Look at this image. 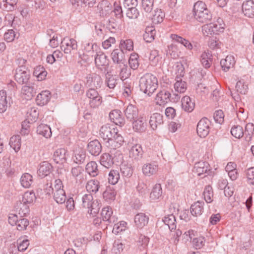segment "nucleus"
I'll return each mask as SVG.
<instances>
[{"instance_id":"obj_1","label":"nucleus","mask_w":254,"mask_h":254,"mask_svg":"<svg viewBox=\"0 0 254 254\" xmlns=\"http://www.w3.org/2000/svg\"><path fill=\"white\" fill-rule=\"evenodd\" d=\"M99 135L104 140L108 142L113 149L120 147L124 142L123 137L118 133V129L112 127L109 124L101 127Z\"/></svg>"},{"instance_id":"obj_2","label":"nucleus","mask_w":254,"mask_h":254,"mask_svg":"<svg viewBox=\"0 0 254 254\" xmlns=\"http://www.w3.org/2000/svg\"><path fill=\"white\" fill-rule=\"evenodd\" d=\"M158 79L151 73H146L139 80V88L141 91L150 96L158 87Z\"/></svg>"},{"instance_id":"obj_3","label":"nucleus","mask_w":254,"mask_h":254,"mask_svg":"<svg viewBox=\"0 0 254 254\" xmlns=\"http://www.w3.org/2000/svg\"><path fill=\"white\" fill-rule=\"evenodd\" d=\"M193 12L195 18L200 22H206L212 18L211 13L202 1H198L194 3Z\"/></svg>"},{"instance_id":"obj_4","label":"nucleus","mask_w":254,"mask_h":254,"mask_svg":"<svg viewBox=\"0 0 254 254\" xmlns=\"http://www.w3.org/2000/svg\"><path fill=\"white\" fill-rule=\"evenodd\" d=\"M82 206L88 209V213L94 217L98 213L101 205L99 201L94 200L91 194L87 193L83 195L82 197Z\"/></svg>"},{"instance_id":"obj_5","label":"nucleus","mask_w":254,"mask_h":254,"mask_svg":"<svg viewBox=\"0 0 254 254\" xmlns=\"http://www.w3.org/2000/svg\"><path fill=\"white\" fill-rule=\"evenodd\" d=\"M91 48L93 52L95 51L96 53V55L94 57L96 67L101 71L104 73L106 72L108 70L109 65L107 56H106L103 52L100 50V48L97 44H92Z\"/></svg>"},{"instance_id":"obj_6","label":"nucleus","mask_w":254,"mask_h":254,"mask_svg":"<svg viewBox=\"0 0 254 254\" xmlns=\"http://www.w3.org/2000/svg\"><path fill=\"white\" fill-rule=\"evenodd\" d=\"M15 80L20 84H26L30 77V72L26 67H17L14 75Z\"/></svg>"},{"instance_id":"obj_7","label":"nucleus","mask_w":254,"mask_h":254,"mask_svg":"<svg viewBox=\"0 0 254 254\" xmlns=\"http://www.w3.org/2000/svg\"><path fill=\"white\" fill-rule=\"evenodd\" d=\"M86 95L90 99L89 105L92 108L99 107L102 102V97L99 94L96 90L91 88L86 93Z\"/></svg>"},{"instance_id":"obj_8","label":"nucleus","mask_w":254,"mask_h":254,"mask_svg":"<svg viewBox=\"0 0 254 254\" xmlns=\"http://www.w3.org/2000/svg\"><path fill=\"white\" fill-rule=\"evenodd\" d=\"M210 123V121L206 118H203L198 122L196 131L200 137H205L208 134Z\"/></svg>"},{"instance_id":"obj_9","label":"nucleus","mask_w":254,"mask_h":254,"mask_svg":"<svg viewBox=\"0 0 254 254\" xmlns=\"http://www.w3.org/2000/svg\"><path fill=\"white\" fill-rule=\"evenodd\" d=\"M172 91V90L169 91L165 89L161 90L158 93L155 98L156 104L160 106H163L170 102L171 92Z\"/></svg>"},{"instance_id":"obj_10","label":"nucleus","mask_w":254,"mask_h":254,"mask_svg":"<svg viewBox=\"0 0 254 254\" xmlns=\"http://www.w3.org/2000/svg\"><path fill=\"white\" fill-rule=\"evenodd\" d=\"M86 84L89 87L100 88L103 83L100 75L96 73L89 74L86 77Z\"/></svg>"},{"instance_id":"obj_11","label":"nucleus","mask_w":254,"mask_h":254,"mask_svg":"<svg viewBox=\"0 0 254 254\" xmlns=\"http://www.w3.org/2000/svg\"><path fill=\"white\" fill-rule=\"evenodd\" d=\"M133 129L138 132H144L147 128V123L145 117L139 116L136 119L131 121Z\"/></svg>"},{"instance_id":"obj_12","label":"nucleus","mask_w":254,"mask_h":254,"mask_svg":"<svg viewBox=\"0 0 254 254\" xmlns=\"http://www.w3.org/2000/svg\"><path fill=\"white\" fill-rule=\"evenodd\" d=\"M61 48L65 53H70L71 50L77 49V42L73 39L64 38L63 41L61 42Z\"/></svg>"},{"instance_id":"obj_13","label":"nucleus","mask_w":254,"mask_h":254,"mask_svg":"<svg viewBox=\"0 0 254 254\" xmlns=\"http://www.w3.org/2000/svg\"><path fill=\"white\" fill-rule=\"evenodd\" d=\"M109 117L111 121L120 127H122L125 124V120L122 112L119 110H114L111 112Z\"/></svg>"},{"instance_id":"obj_14","label":"nucleus","mask_w":254,"mask_h":254,"mask_svg":"<svg viewBox=\"0 0 254 254\" xmlns=\"http://www.w3.org/2000/svg\"><path fill=\"white\" fill-rule=\"evenodd\" d=\"M101 215L103 220L107 221L109 224L115 223L117 221V217L113 215V210L109 206L105 207L102 210Z\"/></svg>"},{"instance_id":"obj_15","label":"nucleus","mask_w":254,"mask_h":254,"mask_svg":"<svg viewBox=\"0 0 254 254\" xmlns=\"http://www.w3.org/2000/svg\"><path fill=\"white\" fill-rule=\"evenodd\" d=\"M143 174L148 177L155 175L158 171V166L155 162L144 164L142 168Z\"/></svg>"},{"instance_id":"obj_16","label":"nucleus","mask_w":254,"mask_h":254,"mask_svg":"<svg viewBox=\"0 0 254 254\" xmlns=\"http://www.w3.org/2000/svg\"><path fill=\"white\" fill-rule=\"evenodd\" d=\"M53 170V166L47 161H43L39 165L38 174L42 178L49 175Z\"/></svg>"},{"instance_id":"obj_17","label":"nucleus","mask_w":254,"mask_h":254,"mask_svg":"<svg viewBox=\"0 0 254 254\" xmlns=\"http://www.w3.org/2000/svg\"><path fill=\"white\" fill-rule=\"evenodd\" d=\"M87 150L91 155L98 156L102 151L101 144L97 139L91 141L87 145Z\"/></svg>"},{"instance_id":"obj_18","label":"nucleus","mask_w":254,"mask_h":254,"mask_svg":"<svg viewBox=\"0 0 254 254\" xmlns=\"http://www.w3.org/2000/svg\"><path fill=\"white\" fill-rule=\"evenodd\" d=\"M125 115L127 120L132 121L138 117V110L135 106L129 104L125 110Z\"/></svg>"},{"instance_id":"obj_19","label":"nucleus","mask_w":254,"mask_h":254,"mask_svg":"<svg viewBox=\"0 0 254 254\" xmlns=\"http://www.w3.org/2000/svg\"><path fill=\"white\" fill-rule=\"evenodd\" d=\"M66 156L67 151L65 149H58L54 153V160L57 164H63L66 161Z\"/></svg>"},{"instance_id":"obj_20","label":"nucleus","mask_w":254,"mask_h":254,"mask_svg":"<svg viewBox=\"0 0 254 254\" xmlns=\"http://www.w3.org/2000/svg\"><path fill=\"white\" fill-rule=\"evenodd\" d=\"M100 16H105L112 12V5L107 0H102L98 5Z\"/></svg>"},{"instance_id":"obj_21","label":"nucleus","mask_w":254,"mask_h":254,"mask_svg":"<svg viewBox=\"0 0 254 254\" xmlns=\"http://www.w3.org/2000/svg\"><path fill=\"white\" fill-rule=\"evenodd\" d=\"M148 217L143 213H139L135 215L134 222L135 226L139 229H142L146 226L148 222Z\"/></svg>"},{"instance_id":"obj_22","label":"nucleus","mask_w":254,"mask_h":254,"mask_svg":"<svg viewBox=\"0 0 254 254\" xmlns=\"http://www.w3.org/2000/svg\"><path fill=\"white\" fill-rule=\"evenodd\" d=\"M149 123L152 129H156L158 126L163 123V116L157 113L153 114L150 117Z\"/></svg>"},{"instance_id":"obj_23","label":"nucleus","mask_w":254,"mask_h":254,"mask_svg":"<svg viewBox=\"0 0 254 254\" xmlns=\"http://www.w3.org/2000/svg\"><path fill=\"white\" fill-rule=\"evenodd\" d=\"M125 53L120 49H115L111 53V58L115 64L120 65L125 63Z\"/></svg>"},{"instance_id":"obj_24","label":"nucleus","mask_w":254,"mask_h":254,"mask_svg":"<svg viewBox=\"0 0 254 254\" xmlns=\"http://www.w3.org/2000/svg\"><path fill=\"white\" fill-rule=\"evenodd\" d=\"M235 64V58L231 55L227 56L225 59H222L220 61V64L222 70L225 72L233 67Z\"/></svg>"},{"instance_id":"obj_25","label":"nucleus","mask_w":254,"mask_h":254,"mask_svg":"<svg viewBox=\"0 0 254 254\" xmlns=\"http://www.w3.org/2000/svg\"><path fill=\"white\" fill-rule=\"evenodd\" d=\"M204 202L198 201L192 204L190 208L191 215L195 217L200 216L204 210Z\"/></svg>"},{"instance_id":"obj_26","label":"nucleus","mask_w":254,"mask_h":254,"mask_svg":"<svg viewBox=\"0 0 254 254\" xmlns=\"http://www.w3.org/2000/svg\"><path fill=\"white\" fill-rule=\"evenodd\" d=\"M242 10L244 15L248 17H254V3L251 0H247L243 2Z\"/></svg>"},{"instance_id":"obj_27","label":"nucleus","mask_w":254,"mask_h":254,"mask_svg":"<svg viewBox=\"0 0 254 254\" xmlns=\"http://www.w3.org/2000/svg\"><path fill=\"white\" fill-rule=\"evenodd\" d=\"M182 108L187 112L190 113L194 109L195 104L188 96L183 97L181 100Z\"/></svg>"},{"instance_id":"obj_28","label":"nucleus","mask_w":254,"mask_h":254,"mask_svg":"<svg viewBox=\"0 0 254 254\" xmlns=\"http://www.w3.org/2000/svg\"><path fill=\"white\" fill-rule=\"evenodd\" d=\"M143 155V150L141 145L136 144L133 145L129 150V157L136 160L140 159Z\"/></svg>"},{"instance_id":"obj_29","label":"nucleus","mask_w":254,"mask_h":254,"mask_svg":"<svg viewBox=\"0 0 254 254\" xmlns=\"http://www.w3.org/2000/svg\"><path fill=\"white\" fill-rule=\"evenodd\" d=\"M51 98V93L48 90H45L39 93L36 97V102L38 105L43 106L47 104Z\"/></svg>"},{"instance_id":"obj_30","label":"nucleus","mask_w":254,"mask_h":254,"mask_svg":"<svg viewBox=\"0 0 254 254\" xmlns=\"http://www.w3.org/2000/svg\"><path fill=\"white\" fill-rule=\"evenodd\" d=\"M100 164L106 168H111L114 164L113 157L108 153H104L100 157Z\"/></svg>"},{"instance_id":"obj_31","label":"nucleus","mask_w":254,"mask_h":254,"mask_svg":"<svg viewBox=\"0 0 254 254\" xmlns=\"http://www.w3.org/2000/svg\"><path fill=\"white\" fill-rule=\"evenodd\" d=\"M36 91L34 86L29 85H24L21 89V94L23 98L28 100L34 96Z\"/></svg>"},{"instance_id":"obj_32","label":"nucleus","mask_w":254,"mask_h":254,"mask_svg":"<svg viewBox=\"0 0 254 254\" xmlns=\"http://www.w3.org/2000/svg\"><path fill=\"white\" fill-rule=\"evenodd\" d=\"M37 132L46 138L50 137L52 135V131L50 127L47 125L41 124L37 127Z\"/></svg>"},{"instance_id":"obj_33","label":"nucleus","mask_w":254,"mask_h":254,"mask_svg":"<svg viewBox=\"0 0 254 254\" xmlns=\"http://www.w3.org/2000/svg\"><path fill=\"white\" fill-rule=\"evenodd\" d=\"M15 208L18 212L20 216H24L29 212V206L27 204L24 203L21 200L17 202L15 205Z\"/></svg>"},{"instance_id":"obj_34","label":"nucleus","mask_w":254,"mask_h":254,"mask_svg":"<svg viewBox=\"0 0 254 254\" xmlns=\"http://www.w3.org/2000/svg\"><path fill=\"white\" fill-rule=\"evenodd\" d=\"M85 170L92 177L97 176L99 173L98 165L95 161L88 162L86 165Z\"/></svg>"},{"instance_id":"obj_35","label":"nucleus","mask_w":254,"mask_h":254,"mask_svg":"<svg viewBox=\"0 0 254 254\" xmlns=\"http://www.w3.org/2000/svg\"><path fill=\"white\" fill-rule=\"evenodd\" d=\"M175 80L176 81L174 85L175 91L180 93H184L187 88V83L183 81L178 75H177Z\"/></svg>"},{"instance_id":"obj_36","label":"nucleus","mask_w":254,"mask_h":254,"mask_svg":"<svg viewBox=\"0 0 254 254\" xmlns=\"http://www.w3.org/2000/svg\"><path fill=\"white\" fill-rule=\"evenodd\" d=\"M162 195V189L160 184H155L150 194V197L153 200L159 199Z\"/></svg>"},{"instance_id":"obj_37","label":"nucleus","mask_w":254,"mask_h":254,"mask_svg":"<svg viewBox=\"0 0 254 254\" xmlns=\"http://www.w3.org/2000/svg\"><path fill=\"white\" fill-rule=\"evenodd\" d=\"M166 53L168 56H170L172 59H176L179 57L180 52L177 45L171 44L167 46Z\"/></svg>"},{"instance_id":"obj_38","label":"nucleus","mask_w":254,"mask_h":254,"mask_svg":"<svg viewBox=\"0 0 254 254\" xmlns=\"http://www.w3.org/2000/svg\"><path fill=\"white\" fill-rule=\"evenodd\" d=\"M163 221L164 224L168 226L171 231L176 228V220L173 214L167 215L164 217Z\"/></svg>"},{"instance_id":"obj_39","label":"nucleus","mask_w":254,"mask_h":254,"mask_svg":"<svg viewBox=\"0 0 254 254\" xmlns=\"http://www.w3.org/2000/svg\"><path fill=\"white\" fill-rule=\"evenodd\" d=\"M194 169L198 176L206 173L209 171V167L208 164L205 162H199L195 164Z\"/></svg>"},{"instance_id":"obj_40","label":"nucleus","mask_w":254,"mask_h":254,"mask_svg":"<svg viewBox=\"0 0 254 254\" xmlns=\"http://www.w3.org/2000/svg\"><path fill=\"white\" fill-rule=\"evenodd\" d=\"M170 37L173 40L179 43H181L188 49H192V45L188 40L177 34H171Z\"/></svg>"},{"instance_id":"obj_41","label":"nucleus","mask_w":254,"mask_h":254,"mask_svg":"<svg viewBox=\"0 0 254 254\" xmlns=\"http://www.w3.org/2000/svg\"><path fill=\"white\" fill-rule=\"evenodd\" d=\"M106 72L105 74V83L110 89H113L117 84V79L115 76L108 71Z\"/></svg>"},{"instance_id":"obj_42","label":"nucleus","mask_w":254,"mask_h":254,"mask_svg":"<svg viewBox=\"0 0 254 254\" xmlns=\"http://www.w3.org/2000/svg\"><path fill=\"white\" fill-rule=\"evenodd\" d=\"M7 108L6 92L5 90L0 91V113H3Z\"/></svg>"},{"instance_id":"obj_43","label":"nucleus","mask_w":254,"mask_h":254,"mask_svg":"<svg viewBox=\"0 0 254 254\" xmlns=\"http://www.w3.org/2000/svg\"><path fill=\"white\" fill-rule=\"evenodd\" d=\"M120 170L123 177L129 178L133 172V169L130 165L123 164L120 167Z\"/></svg>"},{"instance_id":"obj_44","label":"nucleus","mask_w":254,"mask_h":254,"mask_svg":"<svg viewBox=\"0 0 254 254\" xmlns=\"http://www.w3.org/2000/svg\"><path fill=\"white\" fill-rule=\"evenodd\" d=\"M54 199L57 203L63 204L65 202L66 196L64 190H57L54 192Z\"/></svg>"},{"instance_id":"obj_45","label":"nucleus","mask_w":254,"mask_h":254,"mask_svg":"<svg viewBox=\"0 0 254 254\" xmlns=\"http://www.w3.org/2000/svg\"><path fill=\"white\" fill-rule=\"evenodd\" d=\"M156 31L153 27H147L143 34V39L147 43L152 42L155 36Z\"/></svg>"},{"instance_id":"obj_46","label":"nucleus","mask_w":254,"mask_h":254,"mask_svg":"<svg viewBox=\"0 0 254 254\" xmlns=\"http://www.w3.org/2000/svg\"><path fill=\"white\" fill-rule=\"evenodd\" d=\"M33 182V177L29 173L23 174L20 178V183L23 187L29 188Z\"/></svg>"},{"instance_id":"obj_47","label":"nucleus","mask_w":254,"mask_h":254,"mask_svg":"<svg viewBox=\"0 0 254 254\" xmlns=\"http://www.w3.org/2000/svg\"><path fill=\"white\" fill-rule=\"evenodd\" d=\"M149 238L144 235H140L137 241V247L139 251H145L149 243Z\"/></svg>"},{"instance_id":"obj_48","label":"nucleus","mask_w":254,"mask_h":254,"mask_svg":"<svg viewBox=\"0 0 254 254\" xmlns=\"http://www.w3.org/2000/svg\"><path fill=\"white\" fill-rule=\"evenodd\" d=\"M9 145L15 152H17L21 147V138L19 135L12 136L10 138Z\"/></svg>"},{"instance_id":"obj_49","label":"nucleus","mask_w":254,"mask_h":254,"mask_svg":"<svg viewBox=\"0 0 254 254\" xmlns=\"http://www.w3.org/2000/svg\"><path fill=\"white\" fill-rule=\"evenodd\" d=\"M47 74V72L46 71L44 67L42 66L39 65L35 68L33 75L36 76L38 80H43L45 79Z\"/></svg>"},{"instance_id":"obj_50","label":"nucleus","mask_w":254,"mask_h":254,"mask_svg":"<svg viewBox=\"0 0 254 254\" xmlns=\"http://www.w3.org/2000/svg\"><path fill=\"white\" fill-rule=\"evenodd\" d=\"M212 55L209 53L204 52L201 56V62L202 65L205 68H208L210 67L212 64Z\"/></svg>"},{"instance_id":"obj_51","label":"nucleus","mask_w":254,"mask_h":254,"mask_svg":"<svg viewBox=\"0 0 254 254\" xmlns=\"http://www.w3.org/2000/svg\"><path fill=\"white\" fill-rule=\"evenodd\" d=\"M120 49L123 52L132 51L133 49V43L131 39H122L120 42Z\"/></svg>"},{"instance_id":"obj_52","label":"nucleus","mask_w":254,"mask_h":254,"mask_svg":"<svg viewBox=\"0 0 254 254\" xmlns=\"http://www.w3.org/2000/svg\"><path fill=\"white\" fill-rule=\"evenodd\" d=\"M165 13L161 9L157 8L154 10L152 19L154 23L158 24L163 21Z\"/></svg>"},{"instance_id":"obj_53","label":"nucleus","mask_w":254,"mask_h":254,"mask_svg":"<svg viewBox=\"0 0 254 254\" xmlns=\"http://www.w3.org/2000/svg\"><path fill=\"white\" fill-rule=\"evenodd\" d=\"M99 188V182L96 180H91L88 181L86 186V189L89 192L96 193Z\"/></svg>"},{"instance_id":"obj_54","label":"nucleus","mask_w":254,"mask_h":254,"mask_svg":"<svg viewBox=\"0 0 254 254\" xmlns=\"http://www.w3.org/2000/svg\"><path fill=\"white\" fill-rule=\"evenodd\" d=\"M120 178L119 171L116 170H111L108 175V182L112 185L116 184Z\"/></svg>"},{"instance_id":"obj_55","label":"nucleus","mask_w":254,"mask_h":254,"mask_svg":"<svg viewBox=\"0 0 254 254\" xmlns=\"http://www.w3.org/2000/svg\"><path fill=\"white\" fill-rule=\"evenodd\" d=\"M39 113L35 108H31L27 112L28 123L34 122L38 119Z\"/></svg>"},{"instance_id":"obj_56","label":"nucleus","mask_w":254,"mask_h":254,"mask_svg":"<svg viewBox=\"0 0 254 254\" xmlns=\"http://www.w3.org/2000/svg\"><path fill=\"white\" fill-rule=\"evenodd\" d=\"M127 228V223L124 221H121L115 223L113 229V233L118 234L122 232L125 231Z\"/></svg>"},{"instance_id":"obj_57","label":"nucleus","mask_w":254,"mask_h":254,"mask_svg":"<svg viewBox=\"0 0 254 254\" xmlns=\"http://www.w3.org/2000/svg\"><path fill=\"white\" fill-rule=\"evenodd\" d=\"M120 68V76L123 80L129 77L130 72L128 71L127 66L125 63L118 65Z\"/></svg>"},{"instance_id":"obj_58","label":"nucleus","mask_w":254,"mask_h":254,"mask_svg":"<svg viewBox=\"0 0 254 254\" xmlns=\"http://www.w3.org/2000/svg\"><path fill=\"white\" fill-rule=\"evenodd\" d=\"M202 31L203 34L207 36L216 34V30L215 28L214 29V24L211 23L203 25L202 27Z\"/></svg>"},{"instance_id":"obj_59","label":"nucleus","mask_w":254,"mask_h":254,"mask_svg":"<svg viewBox=\"0 0 254 254\" xmlns=\"http://www.w3.org/2000/svg\"><path fill=\"white\" fill-rule=\"evenodd\" d=\"M35 199L36 196L34 191H27L23 194L21 201L28 204L32 203Z\"/></svg>"},{"instance_id":"obj_60","label":"nucleus","mask_w":254,"mask_h":254,"mask_svg":"<svg viewBox=\"0 0 254 254\" xmlns=\"http://www.w3.org/2000/svg\"><path fill=\"white\" fill-rule=\"evenodd\" d=\"M204 198L207 203H210L212 201L213 192L212 188L210 186H206L203 191Z\"/></svg>"},{"instance_id":"obj_61","label":"nucleus","mask_w":254,"mask_h":254,"mask_svg":"<svg viewBox=\"0 0 254 254\" xmlns=\"http://www.w3.org/2000/svg\"><path fill=\"white\" fill-rule=\"evenodd\" d=\"M138 55L136 54H131L128 60V64L131 68L136 69L139 66Z\"/></svg>"},{"instance_id":"obj_62","label":"nucleus","mask_w":254,"mask_h":254,"mask_svg":"<svg viewBox=\"0 0 254 254\" xmlns=\"http://www.w3.org/2000/svg\"><path fill=\"white\" fill-rule=\"evenodd\" d=\"M103 197L107 201L114 200L115 199L116 192L113 189L107 188L103 192Z\"/></svg>"},{"instance_id":"obj_63","label":"nucleus","mask_w":254,"mask_h":254,"mask_svg":"<svg viewBox=\"0 0 254 254\" xmlns=\"http://www.w3.org/2000/svg\"><path fill=\"white\" fill-rule=\"evenodd\" d=\"M232 135L237 138H240L244 134L243 127L240 126H234L231 130Z\"/></svg>"},{"instance_id":"obj_64","label":"nucleus","mask_w":254,"mask_h":254,"mask_svg":"<svg viewBox=\"0 0 254 254\" xmlns=\"http://www.w3.org/2000/svg\"><path fill=\"white\" fill-rule=\"evenodd\" d=\"M85 158V152L83 150H80L75 153L74 157H73V161L76 164H80L84 162Z\"/></svg>"}]
</instances>
